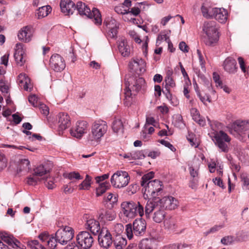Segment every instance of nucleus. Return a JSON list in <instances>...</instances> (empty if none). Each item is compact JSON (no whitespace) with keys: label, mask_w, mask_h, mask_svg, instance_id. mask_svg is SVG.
I'll use <instances>...</instances> for the list:
<instances>
[{"label":"nucleus","mask_w":249,"mask_h":249,"mask_svg":"<svg viewBox=\"0 0 249 249\" xmlns=\"http://www.w3.org/2000/svg\"><path fill=\"white\" fill-rule=\"evenodd\" d=\"M153 198L152 199H149L147 201L145 207V213L147 218H150V214L160 208L158 198Z\"/></svg>","instance_id":"obj_26"},{"label":"nucleus","mask_w":249,"mask_h":249,"mask_svg":"<svg viewBox=\"0 0 249 249\" xmlns=\"http://www.w3.org/2000/svg\"><path fill=\"white\" fill-rule=\"evenodd\" d=\"M247 124L245 121H237L233 124V127L235 131L238 132H242L248 129Z\"/></svg>","instance_id":"obj_39"},{"label":"nucleus","mask_w":249,"mask_h":249,"mask_svg":"<svg viewBox=\"0 0 249 249\" xmlns=\"http://www.w3.org/2000/svg\"><path fill=\"white\" fill-rule=\"evenodd\" d=\"M0 90L3 93H8L9 90V84L8 81L1 79L0 80Z\"/></svg>","instance_id":"obj_47"},{"label":"nucleus","mask_w":249,"mask_h":249,"mask_svg":"<svg viewBox=\"0 0 249 249\" xmlns=\"http://www.w3.org/2000/svg\"><path fill=\"white\" fill-rule=\"evenodd\" d=\"M234 241V238L233 236H226L221 239V243L224 245H229L232 244Z\"/></svg>","instance_id":"obj_51"},{"label":"nucleus","mask_w":249,"mask_h":249,"mask_svg":"<svg viewBox=\"0 0 249 249\" xmlns=\"http://www.w3.org/2000/svg\"><path fill=\"white\" fill-rule=\"evenodd\" d=\"M25 49L24 48V45L20 43H17L14 53V57L17 64L20 66H22L25 61Z\"/></svg>","instance_id":"obj_19"},{"label":"nucleus","mask_w":249,"mask_h":249,"mask_svg":"<svg viewBox=\"0 0 249 249\" xmlns=\"http://www.w3.org/2000/svg\"><path fill=\"white\" fill-rule=\"evenodd\" d=\"M146 222L145 220L139 218L136 219L133 225L128 224L125 227V232L129 239H131L133 234L137 236H142L144 235L146 230Z\"/></svg>","instance_id":"obj_3"},{"label":"nucleus","mask_w":249,"mask_h":249,"mask_svg":"<svg viewBox=\"0 0 249 249\" xmlns=\"http://www.w3.org/2000/svg\"><path fill=\"white\" fill-rule=\"evenodd\" d=\"M172 72L169 71L165 77V82L166 89H170V88H173L176 86L175 82L172 77Z\"/></svg>","instance_id":"obj_40"},{"label":"nucleus","mask_w":249,"mask_h":249,"mask_svg":"<svg viewBox=\"0 0 249 249\" xmlns=\"http://www.w3.org/2000/svg\"><path fill=\"white\" fill-rule=\"evenodd\" d=\"M105 199L107 202H110L112 205L111 207H113V205L116 204L118 201V196L111 193H109L107 196L105 198Z\"/></svg>","instance_id":"obj_48"},{"label":"nucleus","mask_w":249,"mask_h":249,"mask_svg":"<svg viewBox=\"0 0 249 249\" xmlns=\"http://www.w3.org/2000/svg\"><path fill=\"white\" fill-rule=\"evenodd\" d=\"M113 241L112 236L109 231L106 228H102L98 235L99 245L107 249L111 246Z\"/></svg>","instance_id":"obj_14"},{"label":"nucleus","mask_w":249,"mask_h":249,"mask_svg":"<svg viewBox=\"0 0 249 249\" xmlns=\"http://www.w3.org/2000/svg\"><path fill=\"white\" fill-rule=\"evenodd\" d=\"M191 114L192 116L193 119L198 124L201 125H204L205 121L200 117L199 111L195 108H192L191 110Z\"/></svg>","instance_id":"obj_36"},{"label":"nucleus","mask_w":249,"mask_h":249,"mask_svg":"<svg viewBox=\"0 0 249 249\" xmlns=\"http://www.w3.org/2000/svg\"><path fill=\"white\" fill-rule=\"evenodd\" d=\"M223 67L224 70L230 74H234L238 69L236 60L231 57H228L224 60Z\"/></svg>","instance_id":"obj_20"},{"label":"nucleus","mask_w":249,"mask_h":249,"mask_svg":"<svg viewBox=\"0 0 249 249\" xmlns=\"http://www.w3.org/2000/svg\"><path fill=\"white\" fill-rule=\"evenodd\" d=\"M28 101L33 106L37 107L38 106L37 97L35 95L29 96Z\"/></svg>","instance_id":"obj_62"},{"label":"nucleus","mask_w":249,"mask_h":249,"mask_svg":"<svg viewBox=\"0 0 249 249\" xmlns=\"http://www.w3.org/2000/svg\"><path fill=\"white\" fill-rule=\"evenodd\" d=\"M115 218V214L111 210L105 211V220L111 221Z\"/></svg>","instance_id":"obj_56"},{"label":"nucleus","mask_w":249,"mask_h":249,"mask_svg":"<svg viewBox=\"0 0 249 249\" xmlns=\"http://www.w3.org/2000/svg\"><path fill=\"white\" fill-rule=\"evenodd\" d=\"M109 185L108 183L103 182L99 185V186L96 188V194L97 196H100L105 193L109 188Z\"/></svg>","instance_id":"obj_42"},{"label":"nucleus","mask_w":249,"mask_h":249,"mask_svg":"<svg viewBox=\"0 0 249 249\" xmlns=\"http://www.w3.org/2000/svg\"><path fill=\"white\" fill-rule=\"evenodd\" d=\"M203 30L206 34L204 39L205 44L209 47L215 46L219 37L216 22L214 21L205 22Z\"/></svg>","instance_id":"obj_2"},{"label":"nucleus","mask_w":249,"mask_h":249,"mask_svg":"<svg viewBox=\"0 0 249 249\" xmlns=\"http://www.w3.org/2000/svg\"><path fill=\"white\" fill-rule=\"evenodd\" d=\"M56 119L60 130H65L70 126V119L67 114L64 112L60 113L57 115Z\"/></svg>","instance_id":"obj_23"},{"label":"nucleus","mask_w":249,"mask_h":249,"mask_svg":"<svg viewBox=\"0 0 249 249\" xmlns=\"http://www.w3.org/2000/svg\"><path fill=\"white\" fill-rule=\"evenodd\" d=\"M41 179L48 189H53L55 187L56 185L54 184L53 177L47 176L46 177L41 178Z\"/></svg>","instance_id":"obj_38"},{"label":"nucleus","mask_w":249,"mask_h":249,"mask_svg":"<svg viewBox=\"0 0 249 249\" xmlns=\"http://www.w3.org/2000/svg\"><path fill=\"white\" fill-rule=\"evenodd\" d=\"M131 203L132 201H124L121 205L122 211L124 216L131 219L134 218V207Z\"/></svg>","instance_id":"obj_28"},{"label":"nucleus","mask_w":249,"mask_h":249,"mask_svg":"<svg viewBox=\"0 0 249 249\" xmlns=\"http://www.w3.org/2000/svg\"><path fill=\"white\" fill-rule=\"evenodd\" d=\"M56 240L61 245H66L74 236V230L70 227L65 226L59 229L55 233Z\"/></svg>","instance_id":"obj_10"},{"label":"nucleus","mask_w":249,"mask_h":249,"mask_svg":"<svg viewBox=\"0 0 249 249\" xmlns=\"http://www.w3.org/2000/svg\"><path fill=\"white\" fill-rule=\"evenodd\" d=\"M41 181V178L33 174V176H30L27 178V183L30 185H35L38 181Z\"/></svg>","instance_id":"obj_50"},{"label":"nucleus","mask_w":249,"mask_h":249,"mask_svg":"<svg viewBox=\"0 0 249 249\" xmlns=\"http://www.w3.org/2000/svg\"><path fill=\"white\" fill-rule=\"evenodd\" d=\"M56 242H58L56 240V236H51L49 238V240H47V245L48 246L50 249H54L56 246Z\"/></svg>","instance_id":"obj_53"},{"label":"nucleus","mask_w":249,"mask_h":249,"mask_svg":"<svg viewBox=\"0 0 249 249\" xmlns=\"http://www.w3.org/2000/svg\"><path fill=\"white\" fill-rule=\"evenodd\" d=\"M164 226L165 229L171 231H175L177 228L175 220L171 217L166 218L164 220Z\"/></svg>","instance_id":"obj_35"},{"label":"nucleus","mask_w":249,"mask_h":249,"mask_svg":"<svg viewBox=\"0 0 249 249\" xmlns=\"http://www.w3.org/2000/svg\"><path fill=\"white\" fill-rule=\"evenodd\" d=\"M7 166V160L3 154L0 153V170H2Z\"/></svg>","instance_id":"obj_60"},{"label":"nucleus","mask_w":249,"mask_h":249,"mask_svg":"<svg viewBox=\"0 0 249 249\" xmlns=\"http://www.w3.org/2000/svg\"><path fill=\"white\" fill-rule=\"evenodd\" d=\"M197 53L198 56L199 61L201 68L203 69L205 67V61L204 60V57L202 55L201 51L198 49L197 50Z\"/></svg>","instance_id":"obj_59"},{"label":"nucleus","mask_w":249,"mask_h":249,"mask_svg":"<svg viewBox=\"0 0 249 249\" xmlns=\"http://www.w3.org/2000/svg\"><path fill=\"white\" fill-rule=\"evenodd\" d=\"M144 83V79L139 76L130 77L125 83L126 86L125 90L132 91L135 96L140 91Z\"/></svg>","instance_id":"obj_11"},{"label":"nucleus","mask_w":249,"mask_h":249,"mask_svg":"<svg viewBox=\"0 0 249 249\" xmlns=\"http://www.w3.org/2000/svg\"><path fill=\"white\" fill-rule=\"evenodd\" d=\"M113 242L116 249H123L127 244L126 238L121 235H116Z\"/></svg>","instance_id":"obj_30"},{"label":"nucleus","mask_w":249,"mask_h":249,"mask_svg":"<svg viewBox=\"0 0 249 249\" xmlns=\"http://www.w3.org/2000/svg\"><path fill=\"white\" fill-rule=\"evenodd\" d=\"M88 124L86 121H78L74 127H72L70 133L71 136L77 138H81L87 132Z\"/></svg>","instance_id":"obj_17"},{"label":"nucleus","mask_w":249,"mask_h":249,"mask_svg":"<svg viewBox=\"0 0 249 249\" xmlns=\"http://www.w3.org/2000/svg\"><path fill=\"white\" fill-rule=\"evenodd\" d=\"M213 134V140L215 145L221 152L228 153L229 151L228 145L231 142V138L222 130L215 131Z\"/></svg>","instance_id":"obj_7"},{"label":"nucleus","mask_w":249,"mask_h":249,"mask_svg":"<svg viewBox=\"0 0 249 249\" xmlns=\"http://www.w3.org/2000/svg\"><path fill=\"white\" fill-rule=\"evenodd\" d=\"M162 40H165L166 42H167L170 40L169 37L167 36L165 34H160L158 35L157 38V43H158L159 41H161Z\"/></svg>","instance_id":"obj_64"},{"label":"nucleus","mask_w":249,"mask_h":249,"mask_svg":"<svg viewBox=\"0 0 249 249\" xmlns=\"http://www.w3.org/2000/svg\"><path fill=\"white\" fill-rule=\"evenodd\" d=\"M130 156L133 160L143 159L145 157L144 152L142 150L132 151Z\"/></svg>","instance_id":"obj_49"},{"label":"nucleus","mask_w":249,"mask_h":249,"mask_svg":"<svg viewBox=\"0 0 249 249\" xmlns=\"http://www.w3.org/2000/svg\"><path fill=\"white\" fill-rule=\"evenodd\" d=\"M130 71L139 76L145 71V62L141 58L132 59L128 64Z\"/></svg>","instance_id":"obj_13"},{"label":"nucleus","mask_w":249,"mask_h":249,"mask_svg":"<svg viewBox=\"0 0 249 249\" xmlns=\"http://www.w3.org/2000/svg\"><path fill=\"white\" fill-rule=\"evenodd\" d=\"M189 170L191 176L193 178L192 182L194 183L198 182V170L195 169L193 166H190Z\"/></svg>","instance_id":"obj_46"},{"label":"nucleus","mask_w":249,"mask_h":249,"mask_svg":"<svg viewBox=\"0 0 249 249\" xmlns=\"http://www.w3.org/2000/svg\"><path fill=\"white\" fill-rule=\"evenodd\" d=\"M78 12L81 16H85L89 18H94V23L97 26L101 25L102 20L101 15L99 10L96 8H93L92 10L84 3L82 1H78L75 5V9Z\"/></svg>","instance_id":"obj_5"},{"label":"nucleus","mask_w":249,"mask_h":249,"mask_svg":"<svg viewBox=\"0 0 249 249\" xmlns=\"http://www.w3.org/2000/svg\"><path fill=\"white\" fill-rule=\"evenodd\" d=\"M201 11L204 17L207 18H214L220 23H225L228 18V12L224 8L208 7L203 5Z\"/></svg>","instance_id":"obj_4"},{"label":"nucleus","mask_w":249,"mask_h":249,"mask_svg":"<svg viewBox=\"0 0 249 249\" xmlns=\"http://www.w3.org/2000/svg\"><path fill=\"white\" fill-rule=\"evenodd\" d=\"M49 65L50 68L56 72L62 71L66 67L64 58L57 53L52 55L50 59Z\"/></svg>","instance_id":"obj_15"},{"label":"nucleus","mask_w":249,"mask_h":249,"mask_svg":"<svg viewBox=\"0 0 249 249\" xmlns=\"http://www.w3.org/2000/svg\"><path fill=\"white\" fill-rule=\"evenodd\" d=\"M17 82L20 88L26 91L31 88L30 79L24 73H20L18 76Z\"/></svg>","instance_id":"obj_29"},{"label":"nucleus","mask_w":249,"mask_h":249,"mask_svg":"<svg viewBox=\"0 0 249 249\" xmlns=\"http://www.w3.org/2000/svg\"><path fill=\"white\" fill-rule=\"evenodd\" d=\"M49 171V170L47 169L44 165H39L34 169V174L38 178H41L46 177Z\"/></svg>","instance_id":"obj_33"},{"label":"nucleus","mask_w":249,"mask_h":249,"mask_svg":"<svg viewBox=\"0 0 249 249\" xmlns=\"http://www.w3.org/2000/svg\"><path fill=\"white\" fill-rule=\"evenodd\" d=\"M118 48L122 56L126 57L130 56L132 48L128 44L127 40L122 39L118 43Z\"/></svg>","instance_id":"obj_25"},{"label":"nucleus","mask_w":249,"mask_h":249,"mask_svg":"<svg viewBox=\"0 0 249 249\" xmlns=\"http://www.w3.org/2000/svg\"><path fill=\"white\" fill-rule=\"evenodd\" d=\"M176 119L177 120L175 121V125L177 127L181 128L185 126V124L183 122L182 117L180 115H177L176 116Z\"/></svg>","instance_id":"obj_57"},{"label":"nucleus","mask_w":249,"mask_h":249,"mask_svg":"<svg viewBox=\"0 0 249 249\" xmlns=\"http://www.w3.org/2000/svg\"><path fill=\"white\" fill-rule=\"evenodd\" d=\"M160 206L164 210H174L178 205V200L172 196H164L161 199L158 198Z\"/></svg>","instance_id":"obj_16"},{"label":"nucleus","mask_w":249,"mask_h":249,"mask_svg":"<svg viewBox=\"0 0 249 249\" xmlns=\"http://www.w3.org/2000/svg\"><path fill=\"white\" fill-rule=\"evenodd\" d=\"M134 207L133 214L134 218L139 215L142 217L144 214V210L143 206L140 203V202H134L132 201V203Z\"/></svg>","instance_id":"obj_32"},{"label":"nucleus","mask_w":249,"mask_h":249,"mask_svg":"<svg viewBox=\"0 0 249 249\" xmlns=\"http://www.w3.org/2000/svg\"><path fill=\"white\" fill-rule=\"evenodd\" d=\"M112 128L115 133H117L120 131L122 132L123 124L122 121L120 119H115L112 123Z\"/></svg>","instance_id":"obj_41"},{"label":"nucleus","mask_w":249,"mask_h":249,"mask_svg":"<svg viewBox=\"0 0 249 249\" xmlns=\"http://www.w3.org/2000/svg\"><path fill=\"white\" fill-rule=\"evenodd\" d=\"M129 179V177L126 172L118 171L112 176L110 181L113 186L121 188L128 184Z\"/></svg>","instance_id":"obj_9"},{"label":"nucleus","mask_w":249,"mask_h":249,"mask_svg":"<svg viewBox=\"0 0 249 249\" xmlns=\"http://www.w3.org/2000/svg\"><path fill=\"white\" fill-rule=\"evenodd\" d=\"M238 61L242 71L244 73L247 72V69H246L244 59L242 57H239L238 58Z\"/></svg>","instance_id":"obj_63"},{"label":"nucleus","mask_w":249,"mask_h":249,"mask_svg":"<svg viewBox=\"0 0 249 249\" xmlns=\"http://www.w3.org/2000/svg\"><path fill=\"white\" fill-rule=\"evenodd\" d=\"M112 229L116 233V235H121L124 230V226L121 223H117L113 225Z\"/></svg>","instance_id":"obj_52"},{"label":"nucleus","mask_w":249,"mask_h":249,"mask_svg":"<svg viewBox=\"0 0 249 249\" xmlns=\"http://www.w3.org/2000/svg\"><path fill=\"white\" fill-rule=\"evenodd\" d=\"M38 238L43 243H44L45 244H47V240H49V238H50V236H49L48 232H44L38 235Z\"/></svg>","instance_id":"obj_58"},{"label":"nucleus","mask_w":249,"mask_h":249,"mask_svg":"<svg viewBox=\"0 0 249 249\" xmlns=\"http://www.w3.org/2000/svg\"><path fill=\"white\" fill-rule=\"evenodd\" d=\"M107 125L106 122L99 120L95 121L91 126V134L89 135V141H97L107 132Z\"/></svg>","instance_id":"obj_6"},{"label":"nucleus","mask_w":249,"mask_h":249,"mask_svg":"<svg viewBox=\"0 0 249 249\" xmlns=\"http://www.w3.org/2000/svg\"><path fill=\"white\" fill-rule=\"evenodd\" d=\"M91 180L92 178L87 175L85 179L79 185V189L89 190L91 186Z\"/></svg>","instance_id":"obj_37"},{"label":"nucleus","mask_w":249,"mask_h":249,"mask_svg":"<svg viewBox=\"0 0 249 249\" xmlns=\"http://www.w3.org/2000/svg\"><path fill=\"white\" fill-rule=\"evenodd\" d=\"M158 241L155 238L142 239L139 244L140 249H157Z\"/></svg>","instance_id":"obj_27"},{"label":"nucleus","mask_w":249,"mask_h":249,"mask_svg":"<svg viewBox=\"0 0 249 249\" xmlns=\"http://www.w3.org/2000/svg\"><path fill=\"white\" fill-rule=\"evenodd\" d=\"M60 6L62 12L65 15H72L75 10V5L71 0H61Z\"/></svg>","instance_id":"obj_21"},{"label":"nucleus","mask_w":249,"mask_h":249,"mask_svg":"<svg viewBox=\"0 0 249 249\" xmlns=\"http://www.w3.org/2000/svg\"><path fill=\"white\" fill-rule=\"evenodd\" d=\"M0 238L8 246L0 241V249H25V246L7 233L0 232Z\"/></svg>","instance_id":"obj_8"},{"label":"nucleus","mask_w":249,"mask_h":249,"mask_svg":"<svg viewBox=\"0 0 249 249\" xmlns=\"http://www.w3.org/2000/svg\"><path fill=\"white\" fill-rule=\"evenodd\" d=\"M76 241L81 248L84 249H90L93 243L94 240L91 234L86 231L80 232L76 235Z\"/></svg>","instance_id":"obj_12"},{"label":"nucleus","mask_w":249,"mask_h":249,"mask_svg":"<svg viewBox=\"0 0 249 249\" xmlns=\"http://www.w3.org/2000/svg\"><path fill=\"white\" fill-rule=\"evenodd\" d=\"M204 88L201 92L202 93V97L204 98V101L202 102L204 105H207V101L209 103H212V100L210 94L214 95L215 91L212 88V84L208 79L204 77Z\"/></svg>","instance_id":"obj_18"},{"label":"nucleus","mask_w":249,"mask_h":249,"mask_svg":"<svg viewBox=\"0 0 249 249\" xmlns=\"http://www.w3.org/2000/svg\"><path fill=\"white\" fill-rule=\"evenodd\" d=\"M165 216V212L164 210L160 206L159 208L154 211L152 218L155 222L159 223L162 222Z\"/></svg>","instance_id":"obj_31"},{"label":"nucleus","mask_w":249,"mask_h":249,"mask_svg":"<svg viewBox=\"0 0 249 249\" xmlns=\"http://www.w3.org/2000/svg\"><path fill=\"white\" fill-rule=\"evenodd\" d=\"M240 177L243 186L248 188L249 186V178L248 175L247 173H242Z\"/></svg>","instance_id":"obj_55"},{"label":"nucleus","mask_w":249,"mask_h":249,"mask_svg":"<svg viewBox=\"0 0 249 249\" xmlns=\"http://www.w3.org/2000/svg\"><path fill=\"white\" fill-rule=\"evenodd\" d=\"M104 24L106 25L107 28L109 27H113V25H117L116 20L112 18H107L104 21Z\"/></svg>","instance_id":"obj_54"},{"label":"nucleus","mask_w":249,"mask_h":249,"mask_svg":"<svg viewBox=\"0 0 249 249\" xmlns=\"http://www.w3.org/2000/svg\"><path fill=\"white\" fill-rule=\"evenodd\" d=\"M29 165L30 161L28 159H21L20 160L18 170L19 172H21L24 170L29 169L30 168Z\"/></svg>","instance_id":"obj_45"},{"label":"nucleus","mask_w":249,"mask_h":249,"mask_svg":"<svg viewBox=\"0 0 249 249\" xmlns=\"http://www.w3.org/2000/svg\"><path fill=\"white\" fill-rule=\"evenodd\" d=\"M154 173L150 172L143 175L141 181L142 191L145 198L149 196L157 197L162 190V182L159 180H150L154 177Z\"/></svg>","instance_id":"obj_1"},{"label":"nucleus","mask_w":249,"mask_h":249,"mask_svg":"<svg viewBox=\"0 0 249 249\" xmlns=\"http://www.w3.org/2000/svg\"><path fill=\"white\" fill-rule=\"evenodd\" d=\"M32 35V27L30 26H26L22 28L18 32V37L20 40L29 42L31 40Z\"/></svg>","instance_id":"obj_22"},{"label":"nucleus","mask_w":249,"mask_h":249,"mask_svg":"<svg viewBox=\"0 0 249 249\" xmlns=\"http://www.w3.org/2000/svg\"><path fill=\"white\" fill-rule=\"evenodd\" d=\"M109 30V36L111 37H115L118 33V25H113V27H109L108 28Z\"/></svg>","instance_id":"obj_61"},{"label":"nucleus","mask_w":249,"mask_h":249,"mask_svg":"<svg viewBox=\"0 0 249 249\" xmlns=\"http://www.w3.org/2000/svg\"><path fill=\"white\" fill-rule=\"evenodd\" d=\"M85 226L86 229L89 230L94 235L99 234L102 229L99 221L93 218L87 219Z\"/></svg>","instance_id":"obj_24"},{"label":"nucleus","mask_w":249,"mask_h":249,"mask_svg":"<svg viewBox=\"0 0 249 249\" xmlns=\"http://www.w3.org/2000/svg\"><path fill=\"white\" fill-rule=\"evenodd\" d=\"M63 176L65 178H68L70 180H73L74 179L80 180L83 179V177L80 175V174L76 172H71L69 173H65L64 174Z\"/></svg>","instance_id":"obj_44"},{"label":"nucleus","mask_w":249,"mask_h":249,"mask_svg":"<svg viewBox=\"0 0 249 249\" xmlns=\"http://www.w3.org/2000/svg\"><path fill=\"white\" fill-rule=\"evenodd\" d=\"M124 95V104L125 106L129 107L132 102V96H134V94L132 91L125 90Z\"/></svg>","instance_id":"obj_43"},{"label":"nucleus","mask_w":249,"mask_h":249,"mask_svg":"<svg viewBox=\"0 0 249 249\" xmlns=\"http://www.w3.org/2000/svg\"><path fill=\"white\" fill-rule=\"evenodd\" d=\"M52 8L50 5L42 6L38 9L36 16L38 18H42L46 17L51 12Z\"/></svg>","instance_id":"obj_34"}]
</instances>
